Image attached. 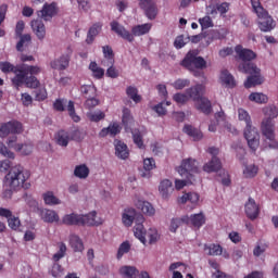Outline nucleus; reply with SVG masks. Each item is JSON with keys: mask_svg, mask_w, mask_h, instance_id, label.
<instances>
[{"mask_svg": "<svg viewBox=\"0 0 278 278\" xmlns=\"http://www.w3.org/2000/svg\"><path fill=\"white\" fill-rule=\"evenodd\" d=\"M173 100L176 103L184 104V103H188V101H190V98H189L188 93H175L173 97Z\"/></svg>", "mask_w": 278, "mask_h": 278, "instance_id": "obj_61", "label": "nucleus"}, {"mask_svg": "<svg viewBox=\"0 0 278 278\" xmlns=\"http://www.w3.org/2000/svg\"><path fill=\"white\" fill-rule=\"evenodd\" d=\"M110 136L114 137L121 131V125L118 123H113L108 126Z\"/></svg>", "mask_w": 278, "mask_h": 278, "instance_id": "obj_63", "label": "nucleus"}, {"mask_svg": "<svg viewBox=\"0 0 278 278\" xmlns=\"http://www.w3.org/2000/svg\"><path fill=\"white\" fill-rule=\"evenodd\" d=\"M268 245L266 243H257L253 250L254 257H260L263 253H266Z\"/></svg>", "mask_w": 278, "mask_h": 278, "instance_id": "obj_56", "label": "nucleus"}, {"mask_svg": "<svg viewBox=\"0 0 278 278\" xmlns=\"http://www.w3.org/2000/svg\"><path fill=\"white\" fill-rule=\"evenodd\" d=\"M261 129L263 136H265L263 149H278V141L275 138V124H271L270 119L263 121Z\"/></svg>", "mask_w": 278, "mask_h": 278, "instance_id": "obj_9", "label": "nucleus"}, {"mask_svg": "<svg viewBox=\"0 0 278 278\" xmlns=\"http://www.w3.org/2000/svg\"><path fill=\"white\" fill-rule=\"evenodd\" d=\"M199 23H200L202 29H210V27H214V22H212V17H210L207 15L200 18Z\"/></svg>", "mask_w": 278, "mask_h": 278, "instance_id": "obj_60", "label": "nucleus"}, {"mask_svg": "<svg viewBox=\"0 0 278 278\" xmlns=\"http://www.w3.org/2000/svg\"><path fill=\"white\" fill-rule=\"evenodd\" d=\"M205 250H208V255L212 256L223 255V247H220V244L212 243L210 245H205Z\"/></svg>", "mask_w": 278, "mask_h": 278, "instance_id": "obj_44", "label": "nucleus"}, {"mask_svg": "<svg viewBox=\"0 0 278 278\" xmlns=\"http://www.w3.org/2000/svg\"><path fill=\"white\" fill-rule=\"evenodd\" d=\"M137 210H140L142 214H146L147 216H153L155 214V208L150 202L138 200L136 202Z\"/></svg>", "mask_w": 278, "mask_h": 278, "instance_id": "obj_27", "label": "nucleus"}, {"mask_svg": "<svg viewBox=\"0 0 278 278\" xmlns=\"http://www.w3.org/2000/svg\"><path fill=\"white\" fill-rule=\"evenodd\" d=\"M0 155L4 157H9V160H14V152L10 151L8 147H5L4 142L0 141Z\"/></svg>", "mask_w": 278, "mask_h": 278, "instance_id": "obj_58", "label": "nucleus"}, {"mask_svg": "<svg viewBox=\"0 0 278 278\" xmlns=\"http://www.w3.org/2000/svg\"><path fill=\"white\" fill-rule=\"evenodd\" d=\"M180 66L194 73L197 77L199 73L195 70L203 71V68H207V62L203 56H199V50H190L180 62Z\"/></svg>", "mask_w": 278, "mask_h": 278, "instance_id": "obj_8", "label": "nucleus"}, {"mask_svg": "<svg viewBox=\"0 0 278 278\" xmlns=\"http://www.w3.org/2000/svg\"><path fill=\"white\" fill-rule=\"evenodd\" d=\"M50 273L52 277L60 278L62 277V275H64V268H62V265H60V263H54L52 265Z\"/></svg>", "mask_w": 278, "mask_h": 278, "instance_id": "obj_52", "label": "nucleus"}, {"mask_svg": "<svg viewBox=\"0 0 278 278\" xmlns=\"http://www.w3.org/2000/svg\"><path fill=\"white\" fill-rule=\"evenodd\" d=\"M70 247L73 249L74 253H84V241L77 235L70 236Z\"/></svg>", "mask_w": 278, "mask_h": 278, "instance_id": "obj_26", "label": "nucleus"}, {"mask_svg": "<svg viewBox=\"0 0 278 278\" xmlns=\"http://www.w3.org/2000/svg\"><path fill=\"white\" fill-rule=\"evenodd\" d=\"M70 132V140H74L75 142H81L84 140V132L79 129H74Z\"/></svg>", "mask_w": 278, "mask_h": 278, "instance_id": "obj_55", "label": "nucleus"}, {"mask_svg": "<svg viewBox=\"0 0 278 278\" xmlns=\"http://www.w3.org/2000/svg\"><path fill=\"white\" fill-rule=\"evenodd\" d=\"M115 155L119 157V160H127L129 157V149L127 144L121 140H115Z\"/></svg>", "mask_w": 278, "mask_h": 278, "instance_id": "obj_22", "label": "nucleus"}, {"mask_svg": "<svg viewBox=\"0 0 278 278\" xmlns=\"http://www.w3.org/2000/svg\"><path fill=\"white\" fill-rule=\"evenodd\" d=\"M220 81L226 88H235L236 87V80L233 79V76L229 73V71L224 70L220 73Z\"/></svg>", "mask_w": 278, "mask_h": 278, "instance_id": "obj_32", "label": "nucleus"}, {"mask_svg": "<svg viewBox=\"0 0 278 278\" xmlns=\"http://www.w3.org/2000/svg\"><path fill=\"white\" fill-rule=\"evenodd\" d=\"M187 86H190V80L188 79H177L174 84L173 87L175 90H184Z\"/></svg>", "mask_w": 278, "mask_h": 278, "instance_id": "obj_62", "label": "nucleus"}, {"mask_svg": "<svg viewBox=\"0 0 278 278\" xmlns=\"http://www.w3.org/2000/svg\"><path fill=\"white\" fill-rule=\"evenodd\" d=\"M249 100L252 101L253 103H268V96L262 93V92H252L249 96Z\"/></svg>", "mask_w": 278, "mask_h": 278, "instance_id": "obj_39", "label": "nucleus"}, {"mask_svg": "<svg viewBox=\"0 0 278 278\" xmlns=\"http://www.w3.org/2000/svg\"><path fill=\"white\" fill-rule=\"evenodd\" d=\"M10 134H23V123L13 119L0 125V138H8Z\"/></svg>", "mask_w": 278, "mask_h": 278, "instance_id": "obj_12", "label": "nucleus"}, {"mask_svg": "<svg viewBox=\"0 0 278 278\" xmlns=\"http://www.w3.org/2000/svg\"><path fill=\"white\" fill-rule=\"evenodd\" d=\"M67 112L72 121H74V123H79V121H81V117H79V115H77V113L75 112V102L71 100L68 101V104H67Z\"/></svg>", "mask_w": 278, "mask_h": 278, "instance_id": "obj_49", "label": "nucleus"}, {"mask_svg": "<svg viewBox=\"0 0 278 278\" xmlns=\"http://www.w3.org/2000/svg\"><path fill=\"white\" fill-rule=\"evenodd\" d=\"M235 52L238 55L239 60H241L242 62L238 66L240 73L250 75L244 81V88H255V86H262V84H264V76H262V70L257 67L255 63H253V60L257 58V53H255L251 49L242 47V45L236 46Z\"/></svg>", "mask_w": 278, "mask_h": 278, "instance_id": "obj_2", "label": "nucleus"}, {"mask_svg": "<svg viewBox=\"0 0 278 278\" xmlns=\"http://www.w3.org/2000/svg\"><path fill=\"white\" fill-rule=\"evenodd\" d=\"M188 201L193 205H197V203H199V193L197 192L185 193L182 197L178 199V203H188Z\"/></svg>", "mask_w": 278, "mask_h": 278, "instance_id": "obj_37", "label": "nucleus"}, {"mask_svg": "<svg viewBox=\"0 0 278 278\" xmlns=\"http://www.w3.org/2000/svg\"><path fill=\"white\" fill-rule=\"evenodd\" d=\"M197 110H200L203 114H212V102L207 98H201L198 101Z\"/></svg>", "mask_w": 278, "mask_h": 278, "instance_id": "obj_33", "label": "nucleus"}, {"mask_svg": "<svg viewBox=\"0 0 278 278\" xmlns=\"http://www.w3.org/2000/svg\"><path fill=\"white\" fill-rule=\"evenodd\" d=\"M31 174L24 166L17 165L12 167L4 177V186L12 190H29L31 182L28 181Z\"/></svg>", "mask_w": 278, "mask_h": 278, "instance_id": "obj_3", "label": "nucleus"}, {"mask_svg": "<svg viewBox=\"0 0 278 278\" xmlns=\"http://www.w3.org/2000/svg\"><path fill=\"white\" fill-rule=\"evenodd\" d=\"M178 173L181 177H186V179L192 184V181H194V175L199 173V162L194 159L184 160L178 168Z\"/></svg>", "mask_w": 278, "mask_h": 278, "instance_id": "obj_10", "label": "nucleus"}, {"mask_svg": "<svg viewBox=\"0 0 278 278\" xmlns=\"http://www.w3.org/2000/svg\"><path fill=\"white\" fill-rule=\"evenodd\" d=\"M0 71L2 73H14V77L12 78V84L15 88H21L23 84L27 88H38L40 86V80L36 77V75H40L42 68L38 65H27L22 63L17 66L5 61L0 62Z\"/></svg>", "mask_w": 278, "mask_h": 278, "instance_id": "obj_1", "label": "nucleus"}, {"mask_svg": "<svg viewBox=\"0 0 278 278\" xmlns=\"http://www.w3.org/2000/svg\"><path fill=\"white\" fill-rule=\"evenodd\" d=\"M188 42H190V39H188V37L185 38L184 35H179L174 41V47L175 49H184V47H186Z\"/></svg>", "mask_w": 278, "mask_h": 278, "instance_id": "obj_51", "label": "nucleus"}, {"mask_svg": "<svg viewBox=\"0 0 278 278\" xmlns=\"http://www.w3.org/2000/svg\"><path fill=\"white\" fill-rule=\"evenodd\" d=\"M30 27L38 40H45V36H47V28L45 27L42 20H33L30 22Z\"/></svg>", "mask_w": 278, "mask_h": 278, "instance_id": "obj_18", "label": "nucleus"}, {"mask_svg": "<svg viewBox=\"0 0 278 278\" xmlns=\"http://www.w3.org/2000/svg\"><path fill=\"white\" fill-rule=\"evenodd\" d=\"M97 213L92 211L86 215H79L76 213L66 214L62 217V225H67V227L81 226V227H94L99 225L97 223Z\"/></svg>", "mask_w": 278, "mask_h": 278, "instance_id": "obj_6", "label": "nucleus"}, {"mask_svg": "<svg viewBox=\"0 0 278 278\" xmlns=\"http://www.w3.org/2000/svg\"><path fill=\"white\" fill-rule=\"evenodd\" d=\"M24 29H25V22L18 21L15 26V35L17 36V38H20V41L16 45V49L20 52L25 51V48L31 45V35L29 34L23 35Z\"/></svg>", "mask_w": 278, "mask_h": 278, "instance_id": "obj_11", "label": "nucleus"}, {"mask_svg": "<svg viewBox=\"0 0 278 278\" xmlns=\"http://www.w3.org/2000/svg\"><path fill=\"white\" fill-rule=\"evenodd\" d=\"M173 182L169 179H164L159 186V192L162 195V199H168L173 193Z\"/></svg>", "mask_w": 278, "mask_h": 278, "instance_id": "obj_24", "label": "nucleus"}, {"mask_svg": "<svg viewBox=\"0 0 278 278\" xmlns=\"http://www.w3.org/2000/svg\"><path fill=\"white\" fill-rule=\"evenodd\" d=\"M132 140L139 149H144V141L142 140V134H140V130L132 131Z\"/></svg>", "mask_w": 278, "mask_h": 278, "instance_id": "obj_54", "label": "nucleus"}, {"mask_svg": "<svg viewBox=\"0 0 278 278\" xmlns=\"http://www.w3.org/2000/svg\"><path fill=\"white\" fill-rule=\"evenodd\" d=\"M126 94L135 103H140L142 101V97L138 94V88L134 86H129L126 89Z\"/></svg>", "mask_w": 278, "mask_h": 278, "instance_id": "obj_40", "label": "nucleus"}, {"mask_svg": "<svg viewBox=\"0 0 278 278\" xmlns=\"http://www.w3.org/2000/svg\"><path fill=\"white\" fill-rule=\"evenodd\" d=\"M8 225L13 231H18V229H21V219L16 216H11L8 219Z\"/></svg>", "mask_w": 278, "mask_h": 278, "instance_id": "obj_53", "label": "nucleus"}, {"mask_svg": "<svg viewBox=\"0 0 278 278\" xmlns=\"http://www.w3.org/2000/svg\"><path fill=\"white\" fill-rule=\"evenodd\" d=\"M251 5L253 9V12L257 15L260 18L258 22V28L261 31H273V28L276 27L275 20H273V16L268 15V11L264 9L262 5V2L260 0H250Z\"/></svg>", "mask_w": 278, "mask_h": 278, "instance_id": "obj_7", "label": "nucleus"}, {"mask_svg": "<svg viewBox=\"0 0 278 278\" xmlns=\"http://www.w3.org/2000/svg\"><path fill=\"white\" fill-rule=\"evenodd\" d=\"M102 53H103V60L101 61L102 66H110L112 64H115L116 60L114 50L110 46H103L102 47Z\"/></svg>", "mask_w": 278, "mask_h": 278, "instance_id": "obj_19", "label": "nucleus"}, {"mask_svg": "<svg viewBox=\"0 0 278 278\" xmlns=\"http://www.w3.org/2000/svg\"><path fill=\"white\" fill-rule=\"evenodd\" d=\"M129 251H131V244H129V241H124L123 243H121L117 250V260H122L123 255L129 253Z\"/></svg>", "mask_w": 278, "mask_h": 278, "instance_id": "obj_48", "label": "nucleus"}, {"mask_svg": "<svg viewBox=\"0 0 278 278\" xmlns=\"http://www.w3.org/2000/svg\"><path fill=\"white\" fill-rule=\"evenodd\" d=\"M119 273L125 278H137L140 271L134 266H123L121 267Z\"/></svg>", "mask_w": 278, "mask_h": 278, "instance_id": "obj_35", "label": "nucleus"}, {"mask_svg": "<svg viewBox=\"0 0 278 278\" xmlns=\"http://www.w3.org/2000/svg\"><path fill=\"white\" fill-rule=\"evenodd\" d=\"M55 140L59 147H68V142H71V134L66 130H59Z\"/></svg>", "mask_w": 278, "mask_h": 278, "instance_id": "obj_31", "label": "nucleus"}, {"mask_svg": "<svg viewBox=\"0 0 278 278\" xmlns=\"http://www.w3.org/2000/svg\"><path fill=\"white\" fill-rule=\"evenodd\" d=\"M89 70L92 72V75L96 79H103L105 75V70H103L102 67H99L97 62H91L89 64Z\"/></svg>", "mask_w": 278, "mask_h": 278, "instance_id": "obj_38", "label": "nucleus"}, {"mask_svg": "<svg viewBox=\"0 0 278 278\" xmlns=\"http://www.w3.org/2000/svg\"><path fill=\"white\" fill-rule=\"evenodd\" d=\"M101 29H103V23L97 22L94 23L87 33L86 42L87 45H92L94 42V38H97L98 34H101Z\"/></svg>", "mask_w": 278, "mask_h": 278, "instance_id": "obj_21", "label": "nucleus"}, {"mask_svg": "<svg viewBox=\"0 0 278 278\" xmlns=\"http://www.w3.org/2000/svg\"><path fill=\"white\" fill-rule=\"evenodd\" d=\"M111 31L118 35L123 40H127V42H134L135 37L147 36L153 25L151 23L139 24L131 27V31L127 30L125 26L121 25L117 21L111 22Z\"/></svg>", "mask_w": 278, "mask_h": 278, "instance_id": "obj_4", "label": "nucleus"}, {"mask_svg": "<svg viewBox=\"0 0 278 278\" xmlns=\"http://www.w3.org/2000/svg\"><path fill=\"white\" fill-rule=\"evenodd\" d=\"M71 55H73V49L68 47L65 54H62L59 59L50 62L51 68L54 71H66L71 64Z\"/></svg>", "mask_w": 278, "mask_h": 278, "instance_id": "obj_14", "label": "nucleus"}, {"mask_svg": "<svg viewBox=\"0 0 278 278\" xmlns=\"http://www.w3.org/2000/svg\"><path fill=\"white\" fill-rule=\"evenodd\" d=\"M182 223L185 225H191L195 229H201L202 225L205 224V215L203 213L192 214L190 217L186 215L182 216Z\"/></svg>", "mask_w": 278, "mask_h": 278, "instance_id": "obj_15", "label": "nucleus"}, {"mask_svg": "<svg viewBox=\"0 0 278 278\" xmlns=\"http://www.w3.org/2000/svg\"><path fill=\"white\" fill-rule=\"evenodd\" d=\"M106 67V77H110L111 79H116L118 77V70L114 66V64L111 65H102Z\"/></svg>", "mask_w": 278, "mask_h": 278, "instance_id": "obj_57", "label": "nucleus"}, {"mask_svg": "<svg viewBox=\"0 0 278 278\" xmlns=\"http://www.w3.org/2000/svg\"><path fill=\"white\" fill-rule=\"evenodd\" d=\"M218 12L222 16H225L229 12V2L216 4L215 9L211 11V14H218Z\"/></svg>", "mask_w": 278, "mask_h": 278, "instance_id": "obj_43", "label": "nucleus"}, {"mask_svg": "<svg viewBox=\"0 0 278 278\" xmlns=\"http://www.w3.org/2000/svg\"><path fill=\"white\" fill-rule=\"evenodd\" d=\"M141 10H144L146 16L150 21H155V17L157 16V7L155 5V2L153 0H149L144 3V5L139 4Z\"/></svg>", "mask_w": 278, "mask_h": 278, "instance_id": "obj_20", "label": "nucleus"}, {"mask_svg": "<svg viewBox=\"0 0 278 278\" xmlns=\"http://www.w3.org/2000/svg\"><path fill=\"white\" fill-rule=\"evenodd\" d=\"M238 118L245 123L244 138L248 141V146L252 151H257L260 148V132L257 128L251 125V115L244 109H238Z\"/></svg>", "mask_w": 278, "mask_h": 278, "instance_id": "obj_5", "label": "nucleus"}, {"mask_svg": "<svg viewBox=\"0 0 278 278\" xmlns=\"http://www.w3.org/2000/svg\"><path fill=\"white\" fill-rule=\"evenodd\" d=\"M134 220H136V208H125L122 214V223L125 227H131L134 225Z\"/></svg>", "mask_w": 278, "mask_h": 278, "instance_id": "obj_23", "label": "nucleus"}, {"mask_svg": "<svg viewBox=\"0 0 278 278\" xmlns=\"http://www.w3.org/2000/svg\"><path fill=\"white\" fill-rule=\"evenodd\" d=\"M37 14L38 16L43 18V21H49L53 18L55 14H58V7L55 5V3H50V4L46 3L42 10L38 11Z\"/></svg>", "mask_w": 278, "mask_h": 278, "instance_id": "obj_17", "label": "nucleus"}, {"mask_svg": "<svg viewBox=\"0 0 278 278\" xmlns=\"http://www.w3.org/2000/svg\"><path fill=\"white\" fill-rule=\"evenodd\" d=\"M265 114L268 117L263 121H270L271 125H275V122H273V119L277 118V116H278V108L277 106H268L265 109Z\"/></svg>", "mask_w": 278, "mask_h": 278, "instance_id": "obj_45", "label": "nucleus"}, {"mask_svg": "<svg viewBox=\"0 0 278 278\" xmlns=\"http://www.w3.org/2000/svg\"><path fill=\"white\" fill-rule=\"evenodd\" d=\"M66 251H67L66 243L64 242L59 243V251L54 253L52 256L53 262H60V260H62V257L66 255Z\"/></svg>", "mask_w": 278, "mask_h": 278, "instance_id": "obj_46", "label": "nucleus"}, {"mask_svg": "<svg viewBox=\"0 0 278 278\" xmlns=\"http://www.w3.org/2000/svg\"><path fill=\"white\" fill-rule=\"evenodd\" d=\"M122 123L126 129L127 127H129V125H131V123H134V116L131 115V110H129L128 108L123 109Z\"/></svg>", "mask_w": 278, "mask_h": 278, "instance_id": "obj_41", "label": "nucleus"}, {"mask_svg": "<svg viewBox=\"0 0 278 278\" xmlns=\"http://www.w3.org/2000/svg\"><path fill=\"white\" fill-rule=\"evenodd\" d=\"M15 151H17V153H22V155H29L31 151H34V146L21 143L15 146Z\"/></svg>", "mask_w": 278, "mask_h": 278, "instance_id": "obj_50", "label": "nucleus"}, {"mask_svg": "<svg viewBox=\"0 0 278 278\" xmlns=\"http://www.w3.org/2000/svg\"><path fill=\"white\" fill-rule=\"evenodd\" d=\"M143 168L144 170H153L155 168V160L153 157L146 159L143 161Z\"/></svg>", "mask_w": 278, "mask_h": 278, "instance_id": "obj_64", "label": "nucleus"}, {"mask_svg": "<svg viewBox=\"0 0 278 278\" xmlns=\"http://www.w3.org/2000/svg\"><path fill=\"white\" fill-rule=\"evenodd\" d=\"M260 167L255 165H247L243 169V175L247 179H253V177L257 176Z\"/></svg>", "mask_w": 278, "mask_h": 278, "instance_id": "obj_42", "label": "nucleus"}, {"mask_svg": "<svg viewBox=\"0 0 278 278\" xmlns=\"http://www.w3.org/2000/svg\"><path fill=\"white\" fill-rule=\"evenodd\" d=\"M164 104L170 105V102L169 101L161 102L153 108L154 112H156L159 116H166V108H164Z\"/></svg>", "mask_w": 278, "mask_h": 278, "instance_id": "obj_59", "label": "nucleus"}, {"mask_svg": "<svg viewBox=\"0 0 278 278\" xmlns=\"http://www.w3.org/2000/svg\"><path fill=\"white\" fill-rule=\"evenodd\" d=\"M208 153L213 155L211 161L203 166L204 173H218L223 168V163L220 159L216 157L218 155V148H208Z\"/></svg>", "mask_w": 278, "mask_h": 278, "instance_id": "obj_13", "label": "nucleus"}, {"mask_svg": "<svg viewBox=\"0 0 278 278\" xmlns=\"http://www.w3.org/2000/svg\"><path fill=\"white\" fill-rule=\"evenodd\" d=\"M182 131L187 134V136H190V138H193L194 141L202 140L203 138V132L192 125H185Z\"/></svg>", "mask_w": 278, "mask_h": 278, "instance_id": "obj_29", "label": "nucleus"}, {"mask_svg": "<svg viewBox=\"0 0 278 278\" xmlns=\"http://www.w3.org/2000/svg\"><path fill=\"white\" fill-rule=\"evenodd\" d=\"M134 235L142 244H147V229H144L142 223H137L134 226Z\"/></svg>", "mask_w": 278, "mask_h": 278, "instance_id": "obj_30", "label": "nucleus"}, {"mask_svg": "<svg viewBox=\"0 0 278 278\" xmlns=\"http://www.w3.org/2000/svg\"><path fill=\"white\" fill-rule=\"evenodd\" d=\"M87 117L91 123H99L105 118V113L103 111H96L93 113H87Z\"/></svg>", "mask_w": 278, "mask_h": 278, "instance_id": "obj_47", "label": "nucleus"}, {"mask_svg": "<svg viewBox=\"0 0 278 278\" xmlns=\"http://www.w3.org/2000/svg\"><path fill=\"white\" fill-rule=\"evenodd\" d=\"M244 212L250 220H257V217L260 216V205L255 203L253 198H249L244 205Z\"/></svg>", "mask_w": 278, "mask_h": 278, "instance_id": "obj_16", "label": "nucleus"}, {"mask_svg": "<svg viewBox=\"0 0 278 278\" xmlns=\"http://www.w3.org/2000/svg\"><path fill=\"white\" fill-rule=\"evenodd\" d=\"M42 199L46 205H60L62 203V200L55 197V194H53V191H48L43 193Z\"/></svg>", "mask_w": 278, "mask_h": 278, "instance_id": "obj_34", "label": "nucleus"}, {"mask_svg": "<svg viewBox=\"0 0 278 278\" xmlns=\"http://www.w3.org/2000/svg\"><path fill=\"white\" fill-rule=\"evenodd\" d=\"M186 93L189 99L201 101V99H203V97H201V94H203V87L202 85H195L194 87L187 89Z\"/></svg>", "mask_w": 278, "mask_h": 278, "instance_id": "obj_28", "label": "nucleus"}, {"mask_svg": "<svg viewBox=\"0 0 278 278\" xmlns=\"http://www.w3.org/2000/svg\"><path fill=\"white\" fill-rule=\"evenodd\" d=\"M74 175L78 179H88V175H90V168H88L86 164L77 165L74 169Z\"/></svg>", "mask_w": 278, "mask_h": 278, "instance_id": "obj_36", "label": "nucleus"}, {"mask_svg": "<svg viewBox=\"0 0 278 278\" xmlns=\"http://www.w3.org/2000/svg\"><path fill=\"white\" fill-rule=\"evenodd\" d=\"M40 216L45 223H60V215L53 210H41Z\"/></svg>", "mask_w": 278, "mask_h": 278, "instance_id": "obj_25", "label": "nucleus"}]
</instances>
